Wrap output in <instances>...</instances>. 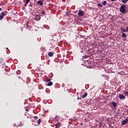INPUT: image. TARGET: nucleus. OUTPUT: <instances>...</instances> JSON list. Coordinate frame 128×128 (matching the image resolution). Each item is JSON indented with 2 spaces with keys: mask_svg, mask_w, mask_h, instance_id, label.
<instances>
[{
  "mask_svg": "<svg viewBox=\"0 0 128 128\" xmlns=\"http://www.w3.org/2000/svg\"><path fill=\"white\" fill-rule=\"evenodd\" d=\"M120 12L122 14H126V5H122L120 8Z\"/></svg>",
  "mask_w": 128,
  "mask_h": 128,
  "instance_id": "f257e3e1",
  "label": "nucleus"
},
{
  "mask_svg": "<svg viewBox=\"0 0 128 128\" xmlns=\"http://www.w3.org/2000/svg\"><path fill=\"white\" fill-rule=\"evenodd\" d=\"M84 14V12L82 10H79L78 12V16H82Z\"/></svg>",
  "mask_w": 128,
  "mask_h": 128,
  "instance_id": "f03ea898",
  "label": "nucleus"
},
{
  "mask_svg": "<svg viewBox=\"0 0 128 128\" xmlns=\"http://www.w3.org/2000/svg\"><path fill=\"white\" fill-rule=\"evenodd\" d=\"M128 118H126L124 120H122V126H124V124H128Z\"/></svg>",
  "mask_w": 128,
  "mask_h": 128,
  "instance_id": "7ed1b4c3",
  "label": "nucleus"
},
{
  "mask_svg": "<svg viewBox=\"0 0 128 128\" xmlns=\"http://www.w3.org/2000/svg\"><path fill=\"white\" fill-rule=\"evenodd\" d=\"M35 20H40V16L37 14L34 17Z\"/></svg>",
  "mask_w": 128,
  "mask_h": 128,
  "instance_id": "20e7f679",
  "label": "nucleus"
},
{
  "mask_svg": "<svg viewBox=\"0 0 128 128\" xmlns=\"http://www.w3.org/2000/svg\"><path fill=\"white\" fill-rule=\"evenodd\" d=\"M118 98L120 100H126V96L124 94H120Z\"/></svg>",
  "mask_w": 128,
  "mask_h": 128,
  "instance_id": "39448f33",
  "label": "nucleus"
},
{
  "mask_svg": "<svg viewBox=\"0 0 128 128\" xmlns=\"http://www.w3.org/2000/svg\"><path fill=\"white\" fill-rule=\"evenodd\" d=\"M4 12H2L0 14V20H2L4 18Z\"/></svg>",
  "mask_w": 128,
  "mask_h": 128,
  "instance_id": "423d86ee",
  "label": "nucleus"
},
{
  "mask_svg": "<svg viewBox=\"0 0 128 128\" xmlns=\"http://www.w3.org/2000/svg\"><path fill=\"white\" fill-rule=\"evenodd\" d=\"M26 2H25V4H24V6H28V4L30 2V0H26Z\"/></svg>",
  "mask_w": 128,
  "mask_h": 128,
  "instance_id": "0eeeda50",
  "label": "nucleus"
},
{
  "mask_svg": "<svg viewBox=\"0 0 128 128\" xmlns=\"http://www.w3.org/2000/svg\"><path fill=\"white\" fill-rule=\"evenodd\" d=\"M128 30L124 29V28H121V32H128Z\"/></svg>",
  "mask_w": 128,
  "mask_h": 128,
  "instance_id": "6e6552de",
  "label": "nucleus"
},
{
  "mask_svg": "<svg viewBox=\"0 0 128 128\" xmlns=\"http://www.w3.org/2000/svg\"><path fill=\"white\" fill-rule=\"evenodd\" d=\"M56 128H60V123L58 122L57 124H56Z\"/></svg>",
  "mask_w": 128,
  "mask_h": 128,
  "instance_id": "1a4fd4ad",
  "label": "nucleus"
},
{
  "mask_svg": "<svg viewBox=\"0 0 128 128\" xmlns=\"http://www.w3.org/2000/svg\"><path fill=\"white\" fill-rule=\"evenodd\" d=\"M38 4H40V6H43L44 5V3L42 2L39 0L38 2Z\"/></svg>",
  "mask_w": 128,
  "mask_h": 128,
  "instance_id": "9d476101",
  "label": "nucleus"
},
{
  "mask_svg": "<svg viewBox=\"0 0 128 128\" xmlns=\"http://www.w3.org/2000/svg\"><path fill=\"white\" fill-rule=\"evenodd\" d=\"M48 56H54V52H49L48 53Z\"/></svg>",
  "mask_w": 128,
  "mask_h": 128,
  "instance_id": "9b49d317",
  "label": "nucleus"
},
{
  "mask_svg": "<svg viewBox=\"0 0 128 128\" xmlns=\"http://www.w3.org/2000/svg\"><path fill=\"white\" fill-rule=\"evenodd\" d=\"M112 104L114 108H116V102H112Z\"/></svg>",
  "mask_w": 128,
  "mask_h": 128,
  "instance_id": "f8f14e48",
  "label": "nucleus"
},
{
  "mask_svg": "<svg viewBox=\"0 0 128 128\" xmlns=\"http://www.w3.org/2000/svg\"><path fill=\"white\" fill-rule=\"evenodd\" d=\"M86 96H88V93L86 92L84 94L82 95V98H86Z\"/></svg>",
  "mask_w": 128,
  "mask_h": 128,
  "instance_id": "ddd939ff",
  "label": "nucleus"
},
{
  "mask_svg": "<svg viewBox=\"0 0 128 128\" xmlns=\"http://www.w3.org/2000/svg\"><path fill=\"white\" fill-rule=\"evenodd\" d=\"M48 86H52V82H50L48 84Z\"/></svg>",
  "mask_w": 128,
  "mask_h": 128,
  "instance_id": "4468645a",
  "label": "nucleus"
},
{
  "mask_svg": "<svg viewBox=\"0 0 128 128\" xmlns=\"http://www.w3.org/2000/svg\"><path fill=\"white\" fill-rule=\"evenodd\" d=\"M128 2V0H122V2H123V4H126Z\"/></svg>",
  "mask_w": 128,
  "mask_h": 128,
  "instance_id": "2eb2a0df",
  "label": "nucleus"
},
{
  "mask_svg": "<svg viewBox=\"0 0 128 128\" xmlns=\"http://www.w3.org/2000/svg\"><path fill=\"white\" fill-rule=\"evenodd\" d=\"M122 36L123 38H126V33H122Z\"/></svg>",
  "mask_w": 128,
  "mask_h": 128,
  "instance_id": "dca6fc26",
  "label": "nucleus"
},
{
  "mask_svg": "<svg viewBox=\"0 0 128 128\" xmlns=\"http://www.w3.org/2000/svg\"><path fill=\"white\" fill-rule=\"evenodd\" d=\"M46 82H50V80H50V78H46Z\"/></svg>",
  "mask_w": 128,
  "mask_h": 128,
  "instance_id": "f3484780",
  "label": "nucleus"
},
{
  "mask_svg": "<svg viewBox=\"0 0 128 128\" xmlns=\"http://www.w3.org/2000/svg\"><path fill=\"white\" fill-rule=\"evenodd\" d=\"M102 4H103V6H106V1H104V2L102 3Z\"/></svg>",
  "mask_w": 128,
  "mask_h": 128,
  "instance_id": "a211bd4d",
  "label": "nucleus"
},
{
  "mask_svg": "<svg viewBox=\"0 0 128 128\" xmlns=\"http://www.w3.org/2000/svg\"><path fill=\"white\" fill-rule=\"evenodd\" d=\"M98 6H100V8H102V4H98Z\"/></svg>",
  "mask_w": 128,
  "mask_h": 128,
  "instance_id": "6ab92c4d",
  "label": "nucleus"
},
{
  "mask_svg": "<svg viewBox=\"0 0 128 128\" xmlns=\"http://www.w3.org/2000/svg\"><path fill=\"white\" fill-rule=\"evenodd\" d=\"M37 122H38V124H40V119L38 120H37Z\"/></svg>",
  "mask_w": 128,
  "mask_h": 128,
  "instance_id": "aec40b11",
  "label": "nucleus"
},
{
  "mask_svg": "<svg viewBox=\"0 0 128 128\" xmlns=\"http://www.w3.org/2000/svg\"><path fill=\"white\" fill-rule=\"evenodd\" d=\"M34 118H35V120H38V116H35L34 117Z\"/></svg>",
  "mask_w": 128,
  "mask_h": 128,
  "instance_id": "412c9836",
  "label": "nucleus"
},
{
  "mask_svg": "<svg viewBox=\"0 0 128 128\" xmlns=\"http://www.w3.org/2000/svg\"><path fill=\"white\" fill-rule=\"evenodd\" d=\"M124 94H126V96H128V92H126L124 93Z\"/></svg>",
  "mask_w": 128,
  "mask_h": 128,
  "instance_id": "4be33fe9",
  "label": "nucleus"
},
{
  "mask_svg": "<svg viewBox=\"0 0 128 128\" xmlns=\"http://www.w3.org/2000/svg\"><path fill=\"white\" fill-rule=\"evenodd\" d=\"M42 14H44V11L42 10Z\"/></svg>",
  "mask_w": 128,
  "mask_h": 128,
  "instance_id": "5701e85b",
  "label": "nucleus"
},
{
  "mask_svg": "<svg viewBox=\"0 0 128 128\" xmlns=\"http://www.w3.org/2000/svg\"><path fill=\"white\" fill-rule=\"evenodd\" d=\"M30 8H32V4H30Z\"/></svg>",
  "mask_w": 128,
  "mask_h": 128,
  "instance_id": "b1692460",
  "label": "nucleus"
},
{
  "mask_svg": "<svg viewBox=\"0 0 128 128\" xmlns=\"http://www.w3.org/2000/svg\"><path fill=\"white\" fill-rule=\"evenodd\" d=\"M77 100H80V98L79 97H78V98H77Z\"/></svg>",
  "mask_w": 128,
  "mask_h": 128,
  "instance_id": "393cba45",
  "label": "nucleus"
},
{
  "mask_svg": "<svg viewBox=\"0 0 128 128\" xmlns=\"http://www.w3.org/2000/svg\"><path fill=\"white\" fill-rule=\"evenodd\" d=\"M112 0V2H116V0Z\"/></svg>",
  "mask_w": 128,
  "mask_h": 128,
  "instance_id": "a878e982",
  "label": "nucleus"
},
{
  "mask_svg": "<svg viewBox=\"0 0 128 128\" xmlns=\"http://www.w3.org/2000/svg\"><path fill=\"white\" fill-rule=\"evenodd\" d=\"M26 112H28V109H26Z\"/></svg>",
  "mask_w": 128,
  "mask_h": 128,
  "instance_id": "bb28decb",
  "label": "nucleus"
},
{
  "mask_svg": "<svg viewBox=\"0 0 128 128\" xmlns=\"http://www.w3.org/2000/svg\"><path fill=\"white\" fill-rule=\"evenodd\" d=\"M2 10V8H0V11Z\"/></svg>",
  "mask_w": 128,
  "mask_h": 128,
  "instance_id": "cd10ccee",
  "label": "nucleus"
}]
</instances>
